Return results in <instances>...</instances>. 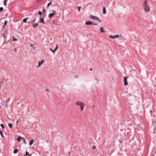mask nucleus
Returning a JSON list of instances; mask_svg holds the SVG:
<instances>
[{"label": "nucleus", "mask_w": 156, "mask_h": 156, "mask_svg": "<svg viewBox=\"0 0 156 156\" xmlns=\"http://www.w3.org/2000/svg\"><path fill=\"white\" fill-rule=\"evenodd\" d=\"M143 6L144 9V10L145 12H149L150 8L149 5H147V2L146 0L144 1L143 2Z\"/></svg>", "instance_id": "1"}, {"label": "nucleus", "mask_w": 156, "mask_h": 156, "mask_svg": "<svg viewBox=\"0 0 156 156\" xmlns=\"http://www.w3.org/2000/svg\"><path fill=\"white\" fill-rule=\"evenodd\" d=\"M76 104L77 105L80 106L82 111L83 110L84 107V104L83 102L80 101H77L76 102Z\"/></svg>", "instance_id": "2"}, {"label": "nucleus", "mask_w": 156, "mask_h": 156, "mask_svg": "<svg viewBox=\"0 0 156 156\" xmlns=\"http://www.w3.org/2000/svg\"><path fill=\"white\" fill-rule=\"evenodd\" d=\"M89 17L90 19H92V20H97L100 22H101V20H100L98 17L97 16H94L93 15H90L89 16Z\"/></svg>", "instance_id": "3"}, {"label": "nucleus", "mask_w": 156, "mask_h": 156, "mask_svg": "<svg viewBox=\"0 0 156 156\" xmlns=\"http://www.w3.org/2000/svg\"><path fill=\"white\" fill-rule=\"evenodd\" d=\"M57 14V12L55 10H53L52 11V12L51 13H50L48 15V17L49 18H51L52 16H54L55 15Z\"/></svg>", "instance_id": "4"}, {"label": "nucleus", "mask_w": 156, "mask_h": 156, "mask_svg": "<svg viewBox=\"0 0 156 156\" xmlns=\"http://www.w3.org/2000/svg\"><path fill=\"white\" fill-rule=\"evenodd\" d=\"M128 77L125 76L124 78L123 82H124V84L125 86H127L128 84L127 82V78Z\"/></svg>", "instance_id": "5"}, {"label": "nucleus", "mask_w": 156, "mask_h": 156, "mask_svg": "<svg viewBox=\"0 0 156 156\" xmlns=\"http://www.w3.org/2000/svg\"><path fill=\"white\" fill-rule=\"evenodd\" d=\"M119 36H120L121 37H122V36L121 35H115V36H112V35H109V37L110 38H111L113 39H114V38H117L118 37H119Z\"/></svg>", "instance_id": "6"}, {"label": "nucleus", "mask_w": 156, "mask_h": 156, "mask_svg": "<svg viewBox=\"0 0 156 156\" xmlns=\"http://www.w3.org/2000/svg\"><path fill=\"white\" fill-rule=\"evenodd\" d=\"M44 60H42L41 61H39L38 62V65L37 66V67L38 68L40 67L41 65L44 62Z\"/></svg>", "instance_id": "7"}, {"label": "nucleus", "mask_w": 156, "mask_h": 156, "mask_svg": "<svg viewBox=\"0 0 156 156\" xmlns=\"http://www.w3.org/2000/svg\"><path fill=\"white\" fill-rule=\"evenodd\" d=\"M85 24L87 25H92L93 24V23L90 21H87L85 22Z\"/></svg>", "instance_id": "8"}, {"label": "nucleus", "mask_w": 156, "mask_h": 156, "mask_svg": "<svg viewBox=\"0 0 156 156\" xmlns=\"http://www.w3.org/2000/svg\"><path fill=\"white\" fill-rule=\"evenodd\" d=\"M40 22L42 23L43 24L44 23V22L43 20V18L41 17V16L40 17Z\"/></svg>", "instance_id": "9"}, {"label": "nucleus", "mask_w": 156, "mask_h": 156, "mask_svg": "<svg viewBox=\"0 0 156 156\" xmlns=\"http://www.w3.org/2000/svg\"><path fill=\"white\" fill-rule=\"evenodd\" d=\"M102 11L103 14H105L106 13V8L105 7H103Z\"/></svg>", "instance_id": "10"}, {"label": "nucleus", "mask_w": 156, "mask_h": 156, "mask_svg": "<svg viewBox=\"0 0 156 156\" xmlns=\"http://www.w3.org/2000/svg\"><path fill=\"white\" fill-rule=\"evenodd\" d=\"M38 25V23H35L33 24V28H35Z\"/></svg>", "instance_id": "11"}, {"label": "nucleus", "mask_w": 156, "mask_h": 156, "mask_svg": "<svg viewBox=\"0 0 156 156\" xmlns=\"http://www.w3.org/2000/svg\"><path fill=\"white\" fill-rule=\"evenodd\" d=\"M33 142H34V140L33 139L31 140L30 141V143L29 144V145H31L33 144Z\"/></svg>", "instance_id": "12"}, {"label": "nucleus", "mask_w": 156, "mask_h": 156, "mask_svg": "<svg viewBox=\"0 0 156 156\" xmlns=\"http://www.w3.org/2000/svg\"><path fill=\"white\" fill-rule=\"evenodd\" d=\"M18 150L17 149H15L13 151V153L14 154H16L18 152Z\"/></svg>", "instance_id": "13"}, {"label": "nucleus", "mask_w": 156, "mask_h": 156, "mask_svg": "<svg viewBox=\"0 0 156 156\" xmlns=\"http://www.w3.org/2000/svg\"><path fill=\"white\" fill-rule=\"evenodd\" d=\"M100 31L101 32H105V31L103 29V28L102 27H101L100 28Z\"/></svg>", "instance_id": "14"}, {"label": "nucleus", "mask_w": 156, "mask_h": 156, "mask_svg": "<svg viewBox=\"0 0 156 156\" xmlns=\"http://www.w3.org/2000/svg\"><path fill=\"white\" fill-rule=\"evenodd\" d=\"M20 137H21V136H18V138H17V140L18 141L20 142L21 139V138Z\"/></svg>", "instance_id": "15"}, {"label": "nucleus", "mask_w": 156, "mask_h": 156, "mask_svg": "<svg viewBox=\"0 0 156 156\" xmlns=\"http://www.w3.org/2000/svg\"><path fill=\"white\" fill-rule=\"evenodd\" d=\"M7 0H4V4L6 6L7 5L6 2Z\"/></svg>", "instance_id": "16"}, {"label": "nucleus", "mask_w": 156, "mask_h": 156, "mask_svg": "<svg viewBox=\"0 0 156 156\" xmlns=\"http://www.w3.org/2000/svg\"><path fill=\"white\" fill-rule=\"evenodd\" d=\"M8 125L10 128H11L12 127V124L11 123H9L8 124Z\"/></svg>", "instance_id": "17"}, {"label": "nucleus", "mask_w": 156, "mask_h": 156, "mask_svg": "<svg viewBox=\"0 0 156 156\" xmlns=\"http://www.w3.org/2000/svg\"><path fill=\"white\" fill-rule=\"evenodd\" d=\"M27 18H25V19H24L23 20V22L24 23H26L27 22Z\"/></svg>", "instance_id": "18"}, {"label": "nucleus", "mask_w": 156, "mask_h": 156, "mask_svg": "<svg viewBox=\"0 0 156 156\" xmlns=\"http://www.w3.org/2000/svg\"><path fill=\"white\" fill-rule=\"evenodd\" d=\"M58 45L57 44H56V47L55 49V50H56V51L57 50V49H58Z\"/></svg>", "instance_id": "19"}, {"label": "nucleus", "mask_w": 156, "mask_h": 156, "mask_svg": "<svg viewBox=\"0 0 156 156\" xmlns=\"http://www.w3.org/2000/svg\"><path fill=\"white\" fill-rule=\"evenodd\" d=\"M7 23V21L6 20H5V22L4 23V26H5L6 25Z\"/></svg>", "instance_id": "20"}, {"label": "nucleus", "mask_w": 156, "mask_h": 156, "mask_svg": "<svg viewBox=\"0 0 156 156\" xmlns=\"http://www.w3.org/2000/svg\"><path fill=\"white\" fill-rule=\"evenodd\" d=\"M0 134L1 136L2 137H3V134H2V132L0 130Z\"/></svg>", "instance_id": "21"}, {"label": "nucleus", "mask_w": 156, "mask_h": 156, "mask_svg": "<svg viewBox=\"0 0 156 156\" xmlns=\"http://www.w3.org/2000/svg\"><path fill=\"white\" fill-rule=\"evenodd\" d=\"M12 40L13 41H16L17 40V39L16 38H15L14 37H13L12 38Z\"/></svg>", "instance_id": "22"}, {"label": "nucleus", "mask_w": 156, "mask_h": 156, "mask_svg": "<svg viewBox=\"0 0 156 156\" xmlns=\"http://www.w3.org/2000/svg\"><path fill=\"white\" fill-rule=\"evenodd\" d=\"M96 148V147L95 146H93L92 147V149L93 150H95Z\"/></svg>", "instance_id": "23"}, {"label": "nucleus", "mask_w": 156, "mask_h": 156, "mask_svg": "<svg viewBox=\"0 0 156 156\" xmlns=\"http://www.w3.org/2000/svg\"><path fill=\"white\" fill-rule=\"evenodd\" d=\"M3 9V7H0V11H2Z\"/></svg>", "instance_id": "24"}, {"label": "nucleus", "mask_w": 156, "mask_h": 156, "mask_svg": "<svg viewBox=\"0 0 156 156\" xmlns=\"http://www.w3.org/2000/svg\"><path fill=\"white\" fill-rule=\"evenodd\" d=\"M38 14L40 15H41V14H43V13L41 12V11H39V12H38Z\"/></svg>", "instance_id": "25"}, {"label": "nucleus", "mask_w": 156, "mask_h": 156, "mask_svg": "<svg viewBox=\"0 0 156 156\" xmlns=\"http://www.w3.org/2000/svg\"><path fill=\"white\" fill-rule=\"evenodd\" d=\"M1 126L2 128H4V126L3 124H1Z\"/></svg>", "instance_id": "26"}, {"label": "nucleus", "mask_w": 156, "mask_h": 156, "mask_svg": "<svg viewBox=\"0 0 156 156\" xmlns=\"http://www.w3.org/2000/svg\"><path fill=\"white\" fill-rule=\"evenodd\" d=\"M20 138H21V140H23L24 141H25V139L24 138L22 137H21Z\"/></svg>", "instance_id": "27"}, {"label": "nucleus", "mask_w": 156, "mask_h": 156, "mask_svg": "<svg viewBox=\"0 0 156 156\" xmlns=\"http://www.w3.org/2000/svg\"><path fill=\"white\" fill-rule=\"evenodd\" d=\"M51 2L48 4V6L49 7V5L51 4Z\"/></svg>", "instance_id": "28"}, {"label": "nucleus", "mask_w": 156, "mask_h": 156, "mask_svg": "<svg viewBox=\"0 0 156 156\" xmlns=\"http://www.w3.org/2000/svg\"><path fill=\"white\" fill-rule=\"evenodd\" d=\"M26 155H29V152H28L27 151H26Z\"/></svg>", "instance_id": "29"}, {"label": "nucleus", "mask_w": 156, "mask_h": 156, "mask_svg": "<svg viewBox=\"0 0 156 156\" xmlns=\"http://www.w3.org/2000/svg\"><path fill=\"white\" fill-rule=\"evenodd\" d=\"M75 78H77L78 77V76L77 75H76L74 76Z\"/></svg>", "instance_id": "30"}, {"label": "nucleus", "mask_w": 156, "mask_h": 156, "mask_svg": "<svg viewBox=\"0 0 156 156\" xmlns=\"http://www.w3.org/2000/svg\"><path fill=\"white\" fill-rule=\"evenodd\" d=\"M80 9H81V7L79 6L78 8V11H80Z\"/></svg>", "instance_id": "31"}, {"label": "nucleus", "mask_w": 156, "mask_h": 156, "mask_svg": "<svg viewBox=\"0 0 156 156\" xmlns=\"http://www.w3.org/2000/svg\"><path fill=\"white\" fill-rule=\"evenodd\" d=\"M55 51L56 50H55V49H54V50H53V51L52 52L53 53V54H54Z\"/></svg>", "instance_id": "32"}, {"label": "nucleus", "mask_w": 156, "mask_h": 156, "mask_svg": "<svg viewBox=\"0 0 156 156\" xmlns=\"http://www.w3.org/2000/svg\"><path fill=\"white\" fill-rule=\"evenodd\" d=\"M42 11L43 12H45V9H42Z\"/></svg>", "instance_id": "33"}, {"label": "nucleus", "mask_w": 156, "mask_h": 156, "mask_svg": "<svg viewBox=\"0 0 156 156\" xmlns=\"http://www.w3.org/2000/svg\"><path fill=\"white\" fill-rule=\"evenodd\" d=\"M92 25H96H96H98V24L97 23H94V24H93Z\"/></svg>", "instance_id": "34"}, {"label": "nucleus", "mask_w": 156, "mask_h": 156, "mask_svg": "<svg viewBox=\"0 0 156 156\" xmlns=\"http://www.w3.org/2000/svg\"><path fill=\"white\" fill-rule=\"evenodd\" d=\"M50 50L51 51H53V50H52V49L51 48H50Z\"/></svg>", "instance_id": "35"}, {"label": "nucleus", "mask_w": 156, "mask_h": 156, "mask_svg": "<svg viewBox=\"0 0 156 156\" xmlns=\"http://www.w3.org/2000/svg\"><path fill=\"white\" fill-rule=\"evenodd\" d=\"M24 143L25 144H27V142L25 141H25H24Z\"/></svg>", "instance_id": "36"}, {"label": "nucleus", "mask_w": 156, "mask_h": 156, "mask_svg": "<svg viewBox=\"0 0 156 156\" xmlns=\"http://www.w3.org/2000/svg\"><path fill=\"white\" fill-rule=\"evenodd\" d=\"M30 46L31 47H32L33 46V45L32 44H31Z\"/></svg>", "instance_id": "37"}, {"label": "nucleus", "mask_w": 156, "mask_h": 156, "mask_svg": "<svg viewBox=\"0 0 156 156\" xmlns=\"http://www.w3.org/2000/svg\"><path fill=\"white\" fill-rule=\"evenodd\" d=\"M7 104H6L5 105V107H7Z\"/></svg>", "instance_id": "38"}, {"label": "nucleus", "mask_w": 156, "mask_h": 156, "mask_svg": "<svg viewBox=\"0 0 156 156\" xmlns=\"http://www.w3.org/2000/svg\"><path fill=\"white\" fill-rule=\"evenodd\" d=\"M32 47L33 49H35V48H34V47L33 46Z\"/></svg>", "instance_id": "39"}, {"label": "nucleus", "mask_w": 156, "mask_h": 156, "mask_svg": "<svg viewBox=\"0 0 156 156\" xmlns=\"http://www.w3.org/2000/svg\"><path fill=\"white\" fill-rule=\"evenodd\" d=\"M16 48H15V49H14V51H16Z\"/></svg>", "instance_id": "40"}, {"label": "nucleus", "mask_w": 156, "mask_h": 156, "mask_svg": "<svg viewBox=\"0 0 156 156\" xmlns=\"http://www.w3.org/2000/svg\"><path fill=\"white\" fill-rule=\"evenodd\" d=\"M119 142H120V143H122V141L121 140H119Z\"/></svg>", "instance_id": "41"}, {"label": "nucleus", "mask_w": 156, "mask_h": 156, "mask_svg": "<svg viewBox=\"0 0 156 156\" xmlns=\"http://www.w3.org/2000/svg\"><path fill=\"white\" fill-rule=\"evenodd\" d=\"M32 155L31 154H30L29 155V156H31Z\"/></svg>", "instance_id": "42"}, {"label": "nucleus", "mask_w": 156, "mask_h": 156, "mask_svg": "<svg viewBox=\"0 0 156 156\" xmlns=\"http://www.w3.org/2000/svg\"><path fill=\"white\" fill-rule=\"evenodd\" d=\"M4 38H5V35H4Z\"/></svg>", "instance_id": "43"}, {"label": "nucleus", "mask_w": 156, "mask_h": 156, "mask_svg": "<svg viewBox=\"0 0 156 156\" xmlns=\"http://www.w3.org/2000/svg\"><path fill=\"white\" fill-rule=\"evenodd\" d=\"M112 80H113V77H112Z\"/></svg>", "instance_id": "44"}, {"label": "nucleus", "mask_w": 156, "mask_h": 156, "mask_svg": "<svg viewBox=\"0 0 156 156\" xmlns=\"http://www.w3.org/2000/svg\"><path fill=\"white\" fill-rule=\"evenodd\" d=\"M93 107H94L95 106V105H94L93 106Z\"/></svg>", "instance_id": "45"}, {"label": "nucleus", "mask_w": 156, "mask_h": 156, "mask_svg": "<svg viewBox=\"0 0 156 156\" xmlns=\"http://www.w3.org/2000/svg\"><path fill=\"white\" fill-rule=\"evenodd\" d=\"M33 22H35V20H34V21H33Z\"/></svg>", "instance_id": "46"}, {"label": "nucleus", "mask_w": 156, "mask_h": 156, "mask_svg": "<svg viewBox=\"0 0 156 156\" xmlns=\"http://www.w3.org/2000/svg\"><path fill=\"white\" fill-rule=\"evenodd\" d=\"M26 154H25V155H24V156H26Z\"/></svg>", "instance_id": "47"}, {"label": "nucleus", "mask_w": 156, "mask_h": 156, "mask_svg": "<svg viewBox=\"0 0 156 156\" xmlns=\"http://www.w3.org/2000/svg\"><path fill=\"white\" fill-rule=\"evenodd\" d=\"M47 91H48V90H47Z\"/></svg>", "instance_id": "48"}, {"label": "nucleus", "mask_w": 156, "mask_h": 156, "mask_svg": "<svg viewBox=\"0 0 156 156\" xmlns=\"http://www.w3.org/2000/svg\"><path fill=\"white\" fill-rule=\"evenodd\" d=\"M18 121H17V123H18Z\"/></svg>", "instance_id": "49"}]
</instances>
